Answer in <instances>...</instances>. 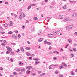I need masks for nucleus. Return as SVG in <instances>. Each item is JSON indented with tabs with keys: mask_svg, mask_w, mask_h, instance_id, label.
Masks as SVG:
<instances>
[{
	"mask_svg": "<svg viewBox=\"0 0 77 77\" xmlns=\"http://www.w3.org/2000/svg\"><path fill=\"white\" fill-rule=\"evenodd\" d=\"M26 69H28L27 71H30L31 69H32V66H29L26 67Z\"/></svg>",
	"mask_w": 77,
	"mask_h": 77,
	"instance_id": "nucleus-1",
	"label": "nucleus"
},
{
	"mask_svg": "<svg viewBox=\"0 0 77 77\" xmlns=\"http://www.w3.org/2000/svg\"><path fill=\"white\" fill-rule=\"evenodd\" d=\"M72 27H73V25H72L67 26L66 28L67 29H71Z\"/></svg>",
	"mask_w": 77,
	"mask_h": 77,
	"instance_id": "nucleus-2",
	"label": "nucleus"
},
{
	"mask_svg": "<svg viewBox=\"0 0 77 77\" xmlns=\"http://www.w3.org/2000/svg\"><path fill=\"white\" fill-rule=\"evenodd\" d=\"M48 36L50 38H52L54 36V35L52 34H49L48 35Z\"/></svg>",
	"mask_w": 77,
	"mask_h": 77,
	"instance_id": "nucleus-3",
	"label": "nucleus"
},
{
	"mask_svg": "<svg viewBox=\"0 0 77 77\" xmlns=\"http://www.w3.org/2000/svg\"><path fill=\"white\" fill-rule=\"evenodd\" d=\"M21 51L22 52V53H24V48L23 47H21L20 48Z\"/></svg>",
	"mask_w": 77,
	"mask_h": 77,
	"instance_id": "nucleus-4",
	"label": "nucleus"
},
{
	"mask_svg": "<svg viewBox=\"0 0 77 77\" xmlns=\"http://www.w3.org/2000/svg\"><path fill=\"white\" fill-rule=\"evenodd\" d=\"M42 32V30H41V31L39 30L38 32V35H41V33Z\"/></svg>",
	"mask_w": 77,
	"mask_h": 77,
	"instance_id": "nucleus-5",
	"label": "nucleus"
},
{
	"mask_svg": "<svg viewBox=\"0 0 77 77\" xmlns=\"http://www.w3.org/2000/svg\"><path fill=\"white\" fill-rule=\"evenodd\" d=\"M63 17L62 15H60L59 16V18L60 19H62L63 18Z\"/></svg>",
	"mask_w": 77,
	"mask_h": 77,
	"instance_id": "nucleus-6",
	"label": "nucleus"
},
{
	"mask_svg": "<svg viewBox=\"0 0 77 77\" xmlns=\"http://www.w3.org/2000/svg\"><path fill=\"white\" fill-rule=\"evenodd\" d=\"M72 16L74 18H75L77 17V14L76 13H75L73 14Z\"/></svg>",
	"mask_w": 77,
	"mask_h": 77,
	"instance_id": "nucleus-7",
	"label": "nucleus"
},
{
	"mask_svg": "<svg viewBox=\"0 0 77 77\" xmlns=\"http://www.w3.org/2000/svg\"><path fill=\"white\" fill-rule=\"evenodd\" d=\"M68 42H69V43H71V42H72V40H71V39H68Z\"/></svg>",
	"mask_w": 77,
	"mask_h": 77,
	"instance_id": "nucleus-8",
	"label": "nucleus"
},
{
	"mask_svg": "<svg viewBox=\"0 0 77 77\" xmlns=\"http://www.w3.org/2000/svg\"><path fill=\"white\" fill-rule=\"evenodd\" d=\"M41 63L40 62H38V61H35V65H37V64H38V63Z\"/></svg>",
	"mask_w": 77,
	"mask_h": 77,
	"instance_id": "nucleus-9",
	"label": "nucleus"
},
{
	"mask_svg": "<svg viewBox=\"0 0 77 77\" xmlns=\"http://www.w3.org/2000/svg\"><path fill=\"white\" fill-rule=\"evenodd\" d=\"M51 18H52V17H47L45 19V20H50Z\"/></svg>",
	"mask_w": 77,
	"mask_h": 77,
	"instance_id": "nucleus-10",
	"label": "nucleus"
},
{
	"mask_svg": "<svg viewBox=\"0 0 77 77\" xmlns=\"http://www.w3.org/2000/svg\"><path fill=\"white\" fill-rule=\"evenodd\" d=\"M62 64L65 67H66L67 66V65L65 64V63L63 62L62 63Z\"/></svg>",
	"mask_w": 77,
	"mask_h": 77,
	"instance_id": "nucleus-11",
	"label": "nucleus"
},
{
	"mask_svg": "<svg viewBox=\"0 0 77 77\" xmlns=\"http://www.w3.org/2000/svg\"><path fill=\"white\" fill-rule=\"evenodd\" d=\"M23 64L22 61H20L19 62V65L20 66H21Z\"/></svg>",
	"mask_w": 77,
	"mask_h": 77,
	"instance_id": "nucleus-12",
	"label": "nucleus"
},
{
	"mask_svg": "<svg viewBox=\"0 0 77 77\" xmlns=\"http://www.w3.org/2000/svg\"><path fill=\"white\" fill-rule=\"evenodd\" d=\"M33 60H35V61H38L39 60L38 58H33Z\"/></svg>",
	"mask_w": 77,
	"mask_h": 77,
	"instance_id": "nucleus-13",
	"label": "nucleus"
},
{
	"mask_svg": "<svg viewBox=\"0 0 77 77\" xmlns=\"http://www.w3.org/2000/svg\"><path fill=\"white\" fill-rule=\"evenodd\" d=\"M68 20H69L68 19V18H67L64 20V21H65V22L67 21H68Z\"/></svg>",
	"mask_w": 77,
	"mask_h": 77,
	"instance_id": "nucleus-14",
	"label": "nucleus"
},
{
	"mask_svg": "<svg viewBox=\"0 0 77 77\" xmlns=\"http://www.w3.org/2000/svg\"><path fill=\"white\" fill-rule=\"evenodd\" d=\"M26 50H30L31 48L30 47H27L25 48Z\"/></svg>",
	"mask_w": 77,
	"mask_h": 77,
	"instance_id": "nucleus-15",
	"label": "nucleus"
},
{
	"mask_svg": "<svg viewBox=\"0 0 77 77\" xmlns=\"http://www.w3.org/2000/svg\"><path fill=\"white\" fill-rule=\"evenodd\" d=\"M69 1L71 3H74L75 2V1H71V0H69Z\"/></svg>",
	"mask_w": 77,
	"mask_h": 77,
	"instance_id": "nucleus-16",
	"label": "nucleus"
},
{
	"mask_svg": "<svg viewBox=\"0 0 77 77\" xmlns=\"http://www.w3.org/2000/svg\"><path fill=\"white\" fill-rule=\"evenodd\" d=\"M70 73L71 75H74V72H73V71H72Z\"/></svg>",
	"mask_w": 77,
	"mask_h": 77,
	"instance_id": "nucleus-17",
	"label": "nucleus"
},
{
	"mask_svg": "<svg viewBox=\"0 0 77 77\" xmlns=\"http://www.w3.org/2000/svg\"><path fill=\"white\" fill-rule=\"evenodd\" d=\"M21 71H26V69L24 68H23L21 70Z\"/></svg>",
	"mask_w": 77,
	"mask_h": 77,
	"instance_id": "nucleus-18",
	"label": "nucleus"
},
{
	"mask_svg": "<svg viewBox=\"0 0 77 77\" xmlns=\"http://www.w3.org/2000/svg\"><path fill=\"white\" fill-rule=\"evenodd\" d=\"M33 19L34 20H38V18L36 17H34L33 18Z\"/></svg>",
	"mask_w": 77,
	"mask_h": 77,
	"instance_id": "nucleus-19",
	"label": "nucleus"
},
{
	"mask_svg": "<svg viewBox=\"0 0 77 77\" xmlns=\"http://www.w3.org/2000/svg\"><path fill=\"white\" fill-rule=\"evenodd\" d=\"M31 8V6L30 5L28 6L27 9H28V10H29V9H30Z\"/></svg>",
	"mask_w": 77,
	"mask_h": 77,
	"instance_id": "nucleus-20",
	"label": "nucleus"
},
{
	"mask_svg": "<svg viewBox=\"0 0 77 77\" xmlns=\"http://www.w3.org/2000/svg\"><path fill=\"white\" fill-rule=\"evenodd\" d=\"M36 4H31L30 5L31 6H36Z\"/></svg>",
	"mask_w": 77,
	"mask_h": 77,
	"instance_id": "nucleus-21",
	"label": "nucleus"
},
{
	"mask_svg": "<svg viewBox=\"0 0 77 77\" xmlns=\"http://www.w3.org/2000/svg\"><path fill=\"white\" fill-rule=\"evenodd\" d=\"M45 75V73H43L41 75H40V76H41V77H42V75Z\"/></svg>",
	"mask_w": 77,
	"mask_h": 77,
	"instance_id": "nucleus-22",
	"label": "nucleus"
},
{
	"mask_svg": "<svg viewBox=\"0 0 77 77\" xmlns=\"http://www.w3.org/2000/svg\"><path fill=\"white\" fill-rule=\"evenodd\" d=\"M43 40V38H40L39 39V42H41Z\"/></svg>",
	"mask_w": 77,
	"mask_h": 77,
	"instance_id": "nucleus-23",
	"label": "nucleus"
},
{
	"mask_svg": "<svg viewBox=\"0 0 77 77\" xmlns=\"http://www.w3.org/2000/svg\"><path fill=\"white\" fill-rule=\"evenodd\" d=\"M18 68H15V69L16 71H20V70H18Z\"/></svg>",
	"mask_w": 77,
	"mask_h": 77,
	"instance_id": "nucleus-24",
	"label": "nucleus"
},
{
	"mask_svg": "<svg viewBox=\"0 0 77 77\" xmlns=\"http://www.w3.org/2000/svg\"><path fill=\"white\" fill-rule=\"evenodd\" d=\"M10 54L11 55H12V56H14V52H11L10 53Z\"/></svg>",
	"mask_w": 77,
	"mask_h": 77,
	"instance_id": "nucleus-25",
	"label": "nucleus"
},
{
	"mask_svg": "<svg viewBox=\"0 0 77 77\" xmlns=\"http://www.w3.org/2000/svg\"><path fill=\"white\" fill-rule=\"evenodd\" d=\"M13 33V32L12 31H10L8 32V34H12Z\"/></svg>",
	"mask_w": 77,
	"mask_h": 77,
	"instance_id": "nucleus-26",
	"label": "nucleus"
},
{
	"mask_svg": "<svg viewBox=\"0 0 77 77\" xmlns=\"http://www.w3.org/2000/svg\"><path fill=\"white\" fill-rule=\"evenodd\" d=\"M3 42L4 43V44H6V42H7V41L6 40H5L3 41Z\"/></svg>",
	"mask_w": 77,
	"mask_h": 77,
	"instance_id": "nucleus-27",
	"label": "nucleus"
},
{
	"mask_svg": "<svg viewBox=\"0 0 77 77\" xmlns=\"http://www.w3.org/2000/svg\"><path fill=\"white\" fill-rule=\"evenodd\" d=\"M29 71H27V72H26V73L27 74H30V71H29Z\"/></svg>",
	"mask_w": 77,
	"mask_h": 77,
	"instance_id": "nucleus-28",
	"label": "nucleus"
},
{
	"mask_svg": "<svg viewBox=\"0 0 77 77\" xmlns=\"http://www.w3.org/2000/svg\"><path fill=\"white\" fill-rule=\"evenodd\" d=\"M53 59L54 60H56V59H57V58H56L55 57H53Z\"/></svg>",
	"mask_w": 77,
	"mask_h": 77,
	"instance_id": "nucleus-29",
	"label": "nucleus"
},
{
	"mask_svg": "<svg viewBox=\"0 0 77 77\" xmlns=\"http://www.w3.org/2000/svg\"><path fill=\"white\" fill-rule=\"evenodd\" d=\"M10 26H11V25H12V23H13V22H12V21H10Z\"/></svg>",
	"mask_w": 77,
	"mask_h": 77,
	"instance_id": "nucleus-30",
	"label": "nucleus"
},
{
	"mask_svg": "<svg viewBox=\"0 0 77 77\" xmlns=\"http://www.w3.org/2000/svg\"><path fill=\"white\" fill-rule=\"evenodd\" d=\"M19 16L23 17V13H20L19 14Z\"/></svg>",
	"mask_w": 77,
	"mask_h": 77,
	"instance_id": "nucleus-31",
	"label": "nucleus"
},
{
	"mask_svg": "<svg viewBox=\"0 0 77 77\" xmlns=\"http://www.w3.org/2000/svg\"><path fill=\"white\" fill-rule=\"evenodd\" d=\"M4 27H7V26H8V24L6 23L4 25Z\"/></svg>",
	"mask_w": 77,
	"mask_h": 77,
	"instance_id": "nucleus-32",
	"label": "nucleus"
},
{
	"mask_svg": "<svg viewBox=\"0 0 77 77\" xmlns=\"http://www.w3.org/2000/svg\"><path fill=\"white\" fill-rule=\"evenodd\" d=\"M47 44L48 45H50V44H51V43H50V42H47Z\"/></svg>",
	"mask_w": 77,
	"mask_h": 77,
	"instance_id": "nucleus-33",
	"label": "nucleus"
},
{
	"mask_svg": "<svg viewBox=\"0 0 77 77\" xmlns=\"http://www.w3.org/2000/svg\"><path fill=\"white\" fill-rule=\"evenodd\" d=\"M51 49H52V48L51 47V46L49 47V50H51Z\"/></svg>",
	"mask_w": 77,
	"mask_h": 77,
	"instance_id": "nucleus-34",
	"label": "nucleus"
},
{
	"mask_svg": "<svg viewBox=\"0 0 77 77\" xmlns=\"http://www.w3.org/2000/svg\"><path fill=\"white\" fill-rule=\"evenodd\" d=\"M22 17H23V16H19V18L20 20H22Z\"/></svg>",
	"mask_w": 77,
	"mask_h": 77,
	"instance_id": "nucleus-35",
	"label": "nucleus"
},
{
	"mask_svg": "<svg viewBox=\"0 0 77 77\" xmlns=\"http://www.w3.org/2000/svg\"><path fill=\"white\" fill-rule=\"evenodd\" d=\"M1 45L2 46H5V44H4V43H2L1 44Z\"/></svg>",
	"mask_w": 77,
	"mask_h": 77,
	"instance_id": "nucleus-36",
	"label": "nucleus"
},
{
	"mask_svg": "<svg viewBox=\"0 0 77 77\" xmlns=\"http://www.w3.org/2000/svg\"><path fill=\"white\" fill-rule=\"evenodd\" d=\"M17 36L18 38H20L21 37V35L20 34H19Z\"/></svg>",
	"mask_w": 77,
	"mask_h": 77,
	"instance_id": "nucleus-37",
	"label": "nucleus"
},
{
	"mask_svg": "<svg viewBox=\"0 0 77 77\" xmlns=\"http://www.w3.org/2000/svg\"><path fill=\"white\" fill-rule=\"evenodd\" d=\"M53 33H54V34L55 35H57V33L54 31L53 32Z\"/></svg>",
	"mask_w": 77,
	"mask_h": 77,
	"instance_id": "nucleus-38",
	"label": "nucleus"
},
{
	"mask_svg": "<svg viewBox=\"0 0 77 77\" xmlns=\"http://www.w3.org/2000/svg\"><path fill=\"white\" fill-rule=\"evenodd\" d=\"M19 51H20V49H17V51H16V52H17V53H19Z\"/></svg>",
	"mask_w": 77,
	"mask_h": 77,
	"instance_id": "nucleus-39",
	"label": "nucleus"
},
{
	"mask_svg": "<svg viewBox=\"0 0 77 77\" xmlns=\"http://www.w3.org/2000/svg\"><path fill=\"white\" fill-rule=\"evenodd\" d=\"M13 74L14 75H17V73L16 72H14Z\"/></svg>",
	"mask_w": 77,
	"mask_h": 77,
	"instance_id": "nucleus-40",
	"label": "nucleus"
},
{
	"mask_svg": "<svg viewBox=\"0 0 77 77\" xmlns=\"http://www.w3.org/2000/svg\"><path fill=\"white\" fill-rule=\"evenodd\" d=\"M72 57H73L74 56V54H71L70 55Z\"/></svg>",
	"mask_w": 77,
	"mask_h": 77,
	"instance_id": "nucleus-41",
	"label": "nucleus"
},
{
	"mask_svg": "<svg viewBox=\"0 0 77 77\" xmlns=\"http://www.w3.org/2000/svg\"><path fill=\"white\" fill-rule=\"evenodd\" d=\"M59 77H63V75H59Z\"/></svg>",
	"mask_w": 77,
	"mask_h": 77,
	"instance_id": "nucleus-42",
	"label": "nucleus"
},
{
	"mask_svg": "<svg viewBox=\"0 0 77 77\" xmlns=\"http://www.w3.org/2000/svg\"><path fill=\"white\" fill-rule=\"evenodd\" d=\"M22 29H24L25 28V26H24L23 25L22 27Z\"/></svg>",
	"mask_w": 77,
	"mask_h": 77,
	"instance_id": "nucleus-43",
	"label": "nucleus"
},
{
	"mask_svg": "<svg viewBox=\"0 0 77 77\" xmlns=\"http://www.w3.org/2000/svg\"><path fill=\"white\" fill-rule=\"evenodd\" d=\"M55 73L56 74H58V71H56L55 72Z\"/></svg>",
	"mask_w": 77,
	"mask_h": 77,
	"instance_id": "nucleus-44",
	"label": "nucleus"
},
{
	"mask_svg": "<svg viewBox=\"0 0 77 77\" xmlns=\"http://www.w3.org/2000/svg\"><path fill=\"white\" fill-rule=\"evenodd\" d=\"M73 50H74V51H76V48H73Z\"/></svg>",
	"mask_w": 77,
	"mask_h": 77,
	"instance_id": "nucleus-45",
	"label": "nucleus"
},
{
	"mask_svg": "<svg viewBox=\"0 0 77 77\" xmlns=\"http://www.w3.org/2000/svg\"><path fill=\"white\" fill-rule=\"evenodd\" d=\"M64 9H66L67 8V7H66V5H64Z\"/></svg>",
	"mask_w": 77,
	"mask_h": 77,
	"instance_id": "nucleus-46",
	"label": "nucleus"
},
{
	"mask_svg": "<svg viewBox=\"0 0 77 77\" xmlns=\"http://www.w3.org/2000/svg\"><path fill=\"white\" fill-rule=\"evenodd\" d=\"M7 47V48L8 50V49H9L10 48H10V47H9V46H8V47Z\"/></svg>",
	"mask_w": 77,
	"mask_h": 77,
	"instance_id": "nucleus-47",
	"label": "nucleus"
},
{
	"mask_svg": "<svg viewBox=\"0 0 77 77\" xmlns=\"http://www.w3.org/2000/svg\"><path fill=\"white\" fill-rule=\"evenodd\" d=\"M44 44H47V41H44Z\"/></svg>",
	"mask_w": 77,
	"mask_h": 77,
	"instance_id": "nucleus-48",
	"label": "nucleus"
},
{
	"mask_svg": "<svg viewBox=\"0 0 77 77\" xmlns=\"http://www.w3.org/2000/svg\"><path fill=\"white\" fill-rule=\"evenodd\" d=\"M12 49H11V48L9 49H8V51H12Z\"/></svg>",
	"mask_w": 77,
	"mask_h": 77,
	"instance_id": "nucleus-49",
	"label": "nucleus"
},
{
	"mask_svg": "<svg viewBox=\"0 0 77 77\" xmlns=\"http://www.w3.org/2000/svg\"><path fill=\"white\" fill-rule=\"evenodd\" d=\"M6 54H9V53H10V52L8 51H6Z\"/></svg>",
	"mask_w": 77,
	"mask_h": 77,
	"instance_id": "nucleus-50",
	"label": "nucleus"
},
{
	"mask_svg": "<svg viewBox=\"0 0 77 77\" xmlns=\"http://www.w3.org/2000/svg\"><path fill=\"white\" fill-rule=\"evenodd\" d=\"M14 17L15 18H17V15H14Z\"/></svg>",
	"mask_w": 77,
	"mask_h": 77,
	"instance_id": "nucleus-51",
	"label": "nucleus"
},
{
	"mask_svg": "<svg viewBox=\"0 0 77 77\" xmlns=\"http://www.w3.org/2000/svg\"><path fill=\"white\" fill-rule=\"evenodd\" d=\"M0 29L2 30H3V28H2V27H0Z\"/></svg>",
	"mask_w": 77,
	"mask_h": 77,
	"instance_id": "nucleus-52",
	"label": "nucleus"
},
{
	"mask_svg": "<svg viewBox=\"0 0 77 77\" xmlns=\"http://www.w3.org/2000/svg\"><path fill=\"white\" fill-rule=\"evenodd\" d=\"M3 68L2 67H0V70H3Z\"/></svg>",
	"mask_w": 77,
	"mask_h": 77,
	"instance_id": "nucleus-53",
	"label": "nucleus"
},
{
	"mask_svg": "<svg viewBox=\"0 0 77 77\" xmlns=\"http://www.w3.org/2000/svg\"><path fill=\"white\" fill-rule=\"evenodd\" d=\"M1 33L2 34H5V32H1Z\"/></svg>",
	"mask_w": 77,
	"mask_h": 77,
	"instance_id": "nucleus-54",
	"label": "nucleus"
},
{
	"mask_svg": "<svg viewBox=\"0 0 77 77\" xmlns=\"http://www.w3.org/2000/svg\"><path fill=\"white\" fill-rule=\"evenodd\" d=\"M11 61L12 62H13V59H12V58H11V59H10Z\"/></svg>",
	"mask_w": 77,
	"mask_h": 77,
	"instance_id": "nucleus-55",
	"label": "nucleus"
},
{
	"mask_svg": "<svg viewBox=\"0 0 77 77\" xmlns=\"http://www.w3.org/2000/svg\"><path fill=\"white\" fill-rule=\"evenodd\" d=\"M30 55H31V54H30V53H28V54L27 56H30Z\"/></svg>",
	"mask_w": 77,
	"mask_h": 77,
	"instance_id": "nucleus-56",
	"label": "nucleus"
},
{
	"mask_svg": "<svg viewBox=\"0 0 77 77\" xmlns=\"http://www.w3.org/2000/svg\"><path fill=\"white\" fill-rule=\"evenodd\" d=\"M17 39V37L15 36L14 39Z\"/></svg>",
	"mask_w": 77,
	"mask_h": 77,
	"instance_id": "nucleus-57",
	"label": "nucleus"
},
{
	"mask_svg": "<svg viewBox=\"0 0 77 77\" xmlns=\"http://www.w3.org/2000/svg\"><path fill=\"white\" fill-rule=\"evenodd\" d=\"M27 43H28V44H30V42L29 41H27Z\"/></svg>",
	"mask_w": 77,
	"mask_h": 77,
	"instance_id": "nucleus-58",
	"label": "nucleus"
},
{
	"mask_svg": "<svg viewBox=\"0 0 77 77\" xmlns=\"http://www.w3.org/2000/svg\"><path fill=\"white\" fill-rule=\"evenodd\" d=\"M5 4H6V5H8V3L6 1L5 2Z\"/></svg>",
	"mask_w": 77,
	"mask_h": 77,
	"instance_id": "nucleus-59",
	"label": "nucleus"
},
{
	"mask_svg": "<svg viewBox=\"0 0 77 77\" xmlns=\"http://www.w3.org/2000/svg\"><path fill=\"white\" fill-rule=\"evenodd\" d=\"M49 68L50 69H52V67L50 66H49Z\"/></svg>",
	"mask_w": 77,
	"mask_h": 77,
	"instance_id": "nucleus-60",
	"label": "nucleus"
},
{
	"mask_svg": "<svg viewBox=\"0 0 77 77\" xmlns=\"http://www.w3.org/2000/svg\"><path fill=\"white\" fill-rule=\"evenodd\" d=\"M74 34L75 35H76V36H77V32H75L74 33Z\"/></svg>",
	"mask_w": 77,
	"mask_h": 77,
	"instance_id": "nucleus-61",
	"label": "nucleus"
},
{
	"mask_svg": "<svg viewBox=\"0 0 77 77\" xmlns=\"http://www.w3.org/2000/svg\"><path fill=\"white\" fill-rule=\"evenodd\" d=\"M45 5V4H44V3H42L41 4V5Z\"/></svg>",
	"mask_w": 77,
	"mask_h": 77,
	"instance_id": "nucleus-62",
	"label": "nucleus"
},
{
	"mask_svg": "<svg viewBox=\"0 0 77 77\" xmlns=\"http://www.w3.org/2000/svg\"><path fill=\"white\" fill-rule=\"evenodd\" d=\"M36 9L37 10H40V9H41V8H37Z\"/></svg>",
	"mask_w": 77,
	"mask_h": 77,
	"instance_id": "nucleus-63",
	"label": "nucleus"
},
{
	"mask_svg": "<svg viewBox=\"0 0 77 77\" xmlns=\"http://www.w3.org/2000/svg\"><path fill=\"white\" fill-rule=\"evenodd\" d=\"M29 59L32 60V57H29Z\"/></svg>",
	"mask_w": 77,
	"mask_h": 77,
	"instance_id": "nucleus-64",
	"label": "nucleus"
}]
</instances>
